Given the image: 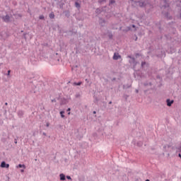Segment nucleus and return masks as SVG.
Listing matches in <instances>:
<instances>
[{"instance_id":"obj_26","label":"nucleus","mask_w":181,"mask_h":181,"mask_svg":"<svg viewBox=\"0 0 181 181\" xmlns=\"http://www.w3.org/2000/svg\"><path fill=\"white\" fill-rule=\"evenodd\" d=\"M9 74H11V71H8V76H9Z\"/></svg>"},{"instance_id":"obj_20","label":"nucleus","mask_w":181,"mask_h":181,"mask_svg":"<svg viewBox=\"0 0 181 181\" xmlns=\"http://www.w3.org/2000/svg\"><path fill=\"white\" fill-rule=\"evenodd\" d=\"M40 19H45V16H40Z\"/></svg>"},{"instance_id":"obj_36","label":"nucleus","mask_w":181,"mask_h":181,"mask_svg":"<svg viewBox=\"0 0 181 181\" xmlns=\"http://www.w3.org/2000/svg\"><path fill=\"white\" fill-rule=\"evenodd\" d=\"M112 102H110L109 104H111Z\"/></svg>"},{"instance_id":"obj_12","label":"nucleus","mask_w":181,"mask_h":181,"mask_svg":"<svg viewBox=\"0 0 181 181\" xmlns=\"http://www.w3.org/2000/svg\"><path fill=\"white\" fill-rule=\"evenodd\" d=\"M74 86H81V82H74Z\"/></svg>"},{"instance_id":"obj_10","label":"nucleus","mask_w":181,"mask_h":181,"mask_svg":"<svg viewBox=\"0 0 181 181\" xmlns=\"http://www.w3.org/2000/svg\"><path fill=\"white\" fill-rule=\"evenodd\" d=\"M60 115H61V118H64V111H61L59 112Z\"/></svg>"},{"instance_id":"obj_29","label":"nucleus","mask_w":181,"mask_h":181,"mask_svg":"<svg viewBox=\"0 0 181 181\" xmlns=\"http://www.w3.org/2000/svg\"><path fill=\"white\" fill-rule=\"evenodd\" d=\"M132 27H133V28H135V25H132Z\"/></svg>"},{"instance_id":"obj_28","label":"nucleus","mask_w":181,"mask_h":181,"mask_svg":"<svg viewBox=\"0 0 181 181\" xmlns=\"http://www.w3.org/2000/svg\"><path fill=\"white\" fill-rule=\"evenodd\" d=\"M178 156H179V157H180V158H181V154H180V153H179V155H178Z\"/></svg>"},{"instance_id":"obj_35","label":"nucleus","mask_w":181,"mask_h":181,"mask_svg":"<svg viewBox=\"0 0 181 181\" xmlns=\"http://www.w3.org/2000/svg\"><path fill=\"white\" fill-rule=\"evenodd\" d=\"M146 181H150L149 180H146Z\"/></svg>"},{"instance_id":"obj_9","label":"nucleus","mask_w":181,"mask_h":181,"mask_svg":"<svg viewBox=\"0 0 181 181\" xmlns=\"http://www.w3.org/2000/svg\"><path fill=\"white\" fill-rule=\"evenodd\" d=\"M18 117H22L23 115V111L19 110L18 112Z\"/></svg>"},{"instance_id":"obj_31","label":"nucleus","mask_w":181,"mask_h":181,"mask_svg":"<svg viewBox=\"0 0 181 181\" xmlns=\"http://www.w3.org/2000/svg\"><path fill=\"white\" fill-rule=\"evenodd\" d=\"M110 37H112V35H109Z\"/></svg>"},{"instance_id":"obj_24","label":"nucleus","mask_w":181,"mask_h":181,"mask_svg":"<svg viewBox=\"0 0 181 181\" xmlns=\"http://www.w3.org/2000/svg\"><path fill=\"white\" fill-rule=\"evenodd\" d=\"M49 125H50V124H49V122H47V124H46V127H49Z\"/></svg>"},{"instance_id":"obj_1","label":"nucleus","mask_w":181,"mask_h":181,"mask_svg":"<svg viewBox=\"0 0 181 181\" xmlns=\"http://www.w3.org/2000/svg\"><path fill=\"white\" fill-rule=\"evenodd\" d=\"M2 19L4 22L8 23L11 21V17L9 16V15H6L5 16H3Z\"/></svg>"},{"instance_id":"obj_16","label":"nucleus","mask_w":181,"mask_h":181,"mask_svg":"<svg viewBox=\"0 0 181 181\" xmlns=\"http://www.w3.org/2000/svg\"><path fill=\"white\" fill-rule=\"evenodd\" d=\"M75 5L76 8H80V4L78 2H76Z\"/></svg>"},{"instance_id":"obj_19","label":"nucleus","mask_w":181,"mask_h":181,"mask_svg":"<svg viewBox=\"0 0 181 181\" xmlns=\"http://www.w3.org/2000/svg\"><path fill=\"white\" fill-rule=\"evenodd\" d=\"M79 97H80V93H77V94L76 95V98H79Z\"/></svg>"},{"instance_id":"obj_5","label":"nucleus","mask_w":181,"mask_h":181,"mask_svg":"<svg viewBox=\"0 0 181 181\" xmlns=\"http://www.w3.org/2000/svg\"><path fill=\"white\" fill-rule=\"evenodd\" d=\"M60 180H66V175L62 173L59 175Z\"/></svg>"},{"instance_id":"obj_3","label":"nucleus","mask_w":181,"mask_h":181,"mask_svg":"<svg viewBox=\"0 0 181 181\" xmlns=\"http://www.w3.org/2000/svg\"><path fill=\"white\" fill-rule=\"evenodd\" d=\"M1 168H6V169H8L9 168V164H6L5 161H3L1 163Z\"/></svg>"},{"instance_id":"obj_22","label":"nucleus","mask_w":181,"mask_h":181,"mask_svg":"<svg viewBox=\"0 0 181 181\" xmlns=\"http://www.w3.org/2000/svg\"><path fill=\"white\" fill-rule=\"evenodd\" d=\"M139 6H144V3L140 2V3H139Z\"/></svg>"},{"instance_id":"obj_27","label":"nucleus","mask_w":181,"mask_h":181,"mask_svg":"<svg viewBox=\"0 0 181 181\" xmlns=\"http://www.w3.org/2000/svg\"><path fill=\"white\" fill-rule=\"evenodd\" d=\"M21 172L22 173H23L25 172V170H21Z\"/></svg>"},{"instance_id":"obj_23","label":"nucleus","mask_w":181,"mask_h":181,"mask_svg":"<svg viewBox=\"0 0 181 181\" xmlns=\"http://www.w3.org/2000/svg\"><path fill=\"white\" fill-rule=\"evenodd\" d=\"M104 1H105V0H99V2H100V4H103V2H104Z\"/></svg>"},{"instance_id":"obj_2","label":"nucleus","mask_w":181,"mask_h":181,"mask_svg":"<svg viewBox=\"0 0 181 181\" xmlns=\"http://www.w3.org/2000/svg\"><path fill=\"white\" fill-rule=\"evenodd\" d=\"M118 59H121V55L115 52L113 56V60H118Z\"/></svg>"},{"instance_id":"obj_32","label":"nucleus","mask_w":181,"mask_h":181,"mask_svg":"<svg viewBox=\"0 0 181 181\" xmlns=\"http://www.w3.org/2000/svg\"><path fill=\"white\" fill-rule=\"evenodd\" d=\"M15 144H18V141H15Z\"/></svg>"},{"instance_id":"obj_33","label":"nucleus","mask_w":181,"mask_h":181,"mask_svg":"<svg viewBox=\"0 0 181 181\" xmlns=\"http://www.w3.org/2000/svg\"><path fill=\"white\" fill-rule=\"evenodd\" d=\"M93 114H95V111L93 112Z\"/></svg>"},{"instance_id":"obj_6","label":"nucleus","mask_w":181,"mask_h":181,"mask_svg":"<svg viewBox=\"0 0 181 181\" xmlns=\"http://www.w3.org/2000/svg\"><path fill=\"white\" fill-rule=\"evenodd\" d=\"M172 104H173V100H170L169 99L167 100V105L168 107H170V105H172Z\"/></svg>"},{"instance_id":"obj_7","label":"nucleus","mask_w":181,"mask_h":181,"mask_svg":"<svg viewBox=\"0 0 181 181\" xmlns=\"http://www.w3.org/2000/svg\"><path fill=\"white\" fill-rule=\"evenodd\" d=\"M100 24L101 25V26H104L105 25V21L100 19Z\"/></svg>"},{"instance_id":"obj_11","label":"nucleus","mask_w":181,"mask_h":181,"mask_svg":"<svg viewBox=\"0 0 181 181\" xmlns=\"http://www.w3.org/2000/svg\"><path fill=\"white\" fill-rule=\"evenodd\" d=\"M49 18H50V19H54V13H51L49 14Z\"/></svg>"},{"instance_id":"obj_18","label":"nucleus","mask_w":181,"mask_h":181,"mask_svg":"<svg viewBox=\"0 0 181 181\" xmlns=\"http://www.w3.org/2000/svg\"><path fill=\"white\" fill-rule=\"evenodd\" d=\"M66 179H68V180H71V177H70L69 175H67Z\"/></svg>"},{"instance_id":"obj_13","label":"nucleus","mask_w":181,"mask_h":181,"mask_svg":"<svg viewBox=\"0 0 181 181\" xmlns=\"http://www.w3.org/2000/svg\"><path fill=\"white\" fill-rule=\"evenodd\" d=\"M138 63H136L134 59H133V62H131L132 66H135L136 64H137Z\"/></svg>"},{"instance_id":"obj_14","label":"nucleus","mask_w":181,"mask_h":181,"mask_svg":"<svg viewBox=\"0 0 181 181\" xmlns=\"http://www.w3.org/2000/svg\"><path fill=\"white\" fill-rule=\"evenodd\" d=\"M67 112H68V115H70L71 112L70 111H71V109L69 107L66 110Z\"/></svg>"},{"instance_id":"obj_25","label":"nucleus","mask_w":181,"mask_h":181,"mask_svg":"<svg viewBox=\"0 0 181 181\" xmlns=\"http://www.w3.org/2000/svg\"><path fill=\"white\" fill-rule=\"evenodd\" d=\"M52 103H56V99L52 100Z\"/></svg>"},{"instance_id":"obj_8","label":"nucleus","mask_w":181,"mask_h":181,"mask_svg":"<svg viewBox=\"0 0 181 181\" xmlns=\"http://www.w3.org/2000/svg\"><path fill=\"white\" fill-rule=\"evenodd\" d=\"M16 168H23V169H26V166L23 164H19Z\"/></svg>"},{"instance_id":"obj_30","label":"nucleus","mask_w":181,"mask_h":181,"mask_svg":"<svg viewBox=\"0 0 181 181\" xmlns=\"http://www.w3.org/2000/svg\"><path fill=\"white\" fill-rule=\"evenodd\" d=\"M98 11H99V9L98 8V9L96 10V12H98Z\"/></svg>"},{"instance_id":"obj_21","label":"nucleus","mask_w":181,"mask_h":181,"mask_svg":"<svg viewBox=\"0 0 181 181\" xmlns=\"http://www.w3.org/2000/svg\"><path fill=\"white\" fill-rule=\"evenodd\" d=\"M145 64H146V62H142V63H141V67H144V66H145Z\"/></svg>"},{"instance_id":"obj_4","label":"nucleus","mask_w":181,"mask_h":181,"mask_svg":"<svg viewBox=\"0 0 181 181\" xmlns=\"http://www.w3.org/2000/svg\"><path fill=\"white\" fill-rule=\"evenodd\" d=\"M62 104L63 105L69 104V99H66V98L62 99Z\"/></svg>"},{"instance_id":"obj_34","label":"nucleus","mask_w":181,"mask_h":181,"mask_svg":"<svg viewBox=\"0 0 181 181\" xmlns=\"http://www.w3.org/2000/svg\"><path fill=\"white\" fill-rule=\"evenodd\" d=\"M43 135H46V134H45V133H43Z\"/></svg>"},{"instance_id":"obj_17","label":"nucleus","mask_w":181,"mask_h":181,"mask_svg":"<svg viewBox=\"0 0 181 181\" xmlns=\"http://www.w3.org/2000/svg\"><path fill=\"white\" fill-rule=\"evenodd\" d=\"M177 152H181V146L177 148Z\"/></svg>"},{"instance_id":"obj_15","label":"nucleus","mask_w":181,"mask_h":181,"mask_svg":"<svg viewBox=\"0 0 181 181\" xmlns=\"http://www.w3.org/2000/svg\"><path fill=\"white\" fill-rule=\"evenodd\" d=\"M112 4H115V0H110V4L112 5Z\"/></svg>"}]
</instances>
